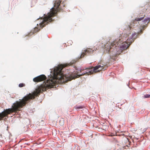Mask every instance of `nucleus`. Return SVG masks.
<instances>
[{
	"label": "nucleus",
	"mask_w": 150,
	"mask_h": 150,
	"mask_svg": "<svg viewBox=\"0 0 150 150\" xmlns=\"http://www.w3.org/2000/svg\"><path fill=\"white\" fill-rule=\"evenodd\" d=\"M144 16L145 15H144L140 13L138 18L135 19L133 21L131 22L129 25L126 26L127 29L129 30H131L132 28L134 27V24L137 23V21H141L144 18Z\"/></svg>",
	"instance_id": "4"
},
{
	"label": "nucleus",
	"mask_w": 150,
	"mask_h": 150,
	"mask_svg": "<svg viewBox=\"0 0 150 150\" xmlns=\"http://www.w3.org/2000/svg\"><path fill=\"white\" fill-rule=\"evenodd\" d=\"M129 36V35H125L123 39H122L123 40L122 41L120 39H117L111 43L110 42H107L105 45V50L109 53L114 51L115 53H115V54L119 49L121 50L127 49L131 44H129V43L127 42V39L125 41L124 39L126 40L127 38Z\"/></svg>",
	"instance_id": "2"
},
{
	"label": "nucleus",
	"mask_w": 150,
	"mask_h": 150,
	"mask_svg": "<svg viewBox=\"0 0 150 150\" xmlns=\"http://www.w3.org/2000/svg\"><path fill=\"white\" fill-rule=\"evenodd\" d=\"M150 98V95L148 94H146L142 96V98Z\"/></svg>",
	"instance_id": "9"
},
{
	"label": "nucleus",
	"mask_w": 150,
	"mask_h": 150,
	"mask_svg": "<svg viewBox=\"0 0 150 150\" xmlns=\"http://www.w3.org/2000/svg\"><path fill=\"white\" fill-rule=\"evenodd\" d=\"M137 35L136 33H134L132 35V37L130 36L127 39V42L129 43V44H131L133 42L134 40L137 38Z\"/></svg>",
	"instance_id": "7"
},
{
	"label": "nucleus",
	"mask_w": 150,
	"mask_h": 150,
	"mask_svg": "<svg viewBox=\"0 0 150 150\" xmlns=\"http://www.w3.org/2000/svg\"><path fill=\"white\" fill-rule=\"evenodd\" d=\"M105 66V65L101 64L100 63H98V65L94 67L93 70L92 69H91V67H89L90 68L88 69H86L87 70L83 72V73H82L81 74H78L79 73L78 72H75L74 73V74H73L72 75L67 76V77H66V78H67V79H69L70 80H71L73 79H74L76 78H79L80 76H83L85 75H89L93 74V72H95V73L99 72L100 71L102 70H104V67ZM65 79H66V77H65Z\"/></svg>",
	"instance_id": "3"
},
{
	"label": "nucleus",
	"mask_w": 150,
	"mask_h": 150,
	"mask_svg": "<svg viewBox=\"0 0 150 150\" xmlns=\"http://www.w3.org/2000/svg\"><path fill=\"white\" fill-rule=\"evenodd\" d=\"M75 108L76 109H82L83 108V106H76L75 107Z\"/></svg>",
	"instance_id": "10"
},
{
	"label": "nucleus",
	"mask_w": 150,
	"mask_h": 150,
	"mask_svg": "<svg viewBox=\"0 0 150 150\" xmlns=\"http://www.w3.org/2000/svg\"><path fill=\"white\" fill-rule=\"evenodd\" d=\"M148 21H150V18H145L144 19V21L145 22H146Z\"/></svg>",
	"instance_id": "12"
},
{
	"label": "nucleus",
	"mask_w": 150,
	"mask_h": 150,
	"mask_svg": "<svg viewBox=\"0 0 150 150\" xmlns=\"http://www.w3.org/2000/svg\"><path fill=\"white\" fill-rule=\"evenodd\" d=\"M141 32V33H142V30H140V32Z\"/></svg>",
	"instance_id": "15"
},
{
	"label": "nucleus",
	"mask_w": 150,
	"mask_h": 150,
	"mask_svg": "<svg viewBox=\"0 0 150 150\" xmlns=\"http://www.w3.org/2000/svg\"><path fill=\"white\" fill-rule=\"evenodd\" d=\"M77 61V60L74 59L69 64H61L56 67L54 69L53 75H51L50 76H49V79L45 83L40 85L33 92L29 93L24 97L22 99L20 100L19 101H16L15 103V112L20 110L21 108L28 103L30 100H33L35 97L38 96L40 93L45 91L48 88H54L56 84L59 83L60 81L62 82L70 81L69 79H67L68 78L65 79V77H67V76H72L74 73L69 75H64L63 74L62 70L64 68L74 64Z\"/></svg>",
	"instance_id": "1"
},
{
	"label": "nucleus",
	"mask_w": 150,
	"mask_h": 150,
	"mask_svg": "<svg viewBox=\"0 0 150 150\" xmlns=\"http://www.w3.org/2000/svg\"><path fill=\"white\" fill-rule=\"evenodd\" d=\"M84 70V69H80V70H79V71H80L79 72H81L82 71H83V70Z\"/></svg>",
	"instance_id": "13"
},
{
	"label": "nucleus",
	"mask_w": 150,
	"mask_h": 150,
	"mask_svg": "<svg viewBox=\"0 0 150 150\" xmlns=\"http://www.w3.org/2000/svg\"><path fill=\"white\" fill-rule=\"evenodd\" d=\"M37 25L38 26V24H37Z\"/></svg>",
	"instance_id": "16"
},
{
	"label": "nucleus",
	"mask_w": 150,
	"mask_h": 150,
	"mask_svg": "<svg viewBox=\"0 0 150 150\" xmlns=\"http://www.w3.org/2000/svg\"><path fill=\"white\" fill-rule=\"evenodd\" d=\"M144 26L143 27V30L144 29Z\"/></svg>",
	"instance_id": "14"
},
{
	"label": "nucleus",
	"mask_w": 150,
	"mask_h": 150,
	"mask_svg": "<svg viewBox=\"0 0 150 150\" xmlns=\"http://www.w3.org/2000/svg\"><path fill=\"white\" fill-rule=\"evenodd\" d=\"M46 76L44 75H41L34 78L33 81L35 82H38L46 79Z\"/></svg>",
	"instance_id": "6"
},
{
	"label": "nucleus",
	"mask_w": 150,
	"mask_h": 150,
	"mask_svg": "<svg viewBox=\"0 0 150 150\" xmlns=\"http://www.w3.org/2000/svg\"><path fill=\"white\" fill-rule=\"evenodd\" d=\"M39 30L40 29L38 28V27H36L31 31V32L28 34V35H27L26 36H25V37L26 36H29L30 35H31L32 33V34H34V33L37 32H38Z\"/></svg>",
	"instance_id": "8"
},
{
	"label": "nucleus",
	"mask_w": 150,
	"mask_h": 150,
	"mask_svg": "<svg viewBox=\"0 0 150 150\" xmlns=\"http://www.w3.org/2000/svg\"><path fill=\"white\" fill-rule=\"evenodd\" d=\"M25 84L23 83H21L19 84V86L20 87H22L25 86Z\"/></svg>",
	"instance_id": "11"
},
{
	"label": "nucleus",
	"mask_w": 150,
	"mask_h": 150,
	"mask_svg": "<svg viewBox=\"0 0 150 150\" xmlns=\"http://www.w3.org/2000/svg\"><path fill=\"white\" fill-rule=\"evenodd\" d=\"M93 50L90 48H86L83 51L79 58H83L85 55H87L92 54Z\"/></svg>",
	"instance_id": "5"
}]
</instances>
